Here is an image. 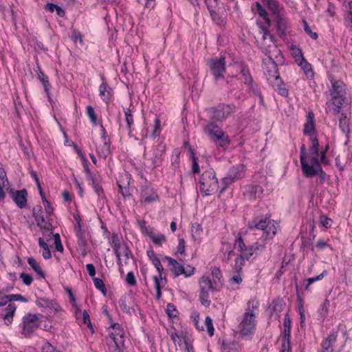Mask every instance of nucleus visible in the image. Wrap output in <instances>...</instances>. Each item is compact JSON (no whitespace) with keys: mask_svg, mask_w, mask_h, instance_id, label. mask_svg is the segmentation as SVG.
<instances>
[{"mask_svg":"<svg viewBox=\"0 0 352 352\" xmlns=\"http://www.w3.org/2000/svg\"><path fill=\"white\" fill-rule=\"evenodd\" d=\"M76 317L78 322L86 324L88 328L93 330L89 315L86 310H84V311L82 313L79 307L76 308Z\"/></svg>","mask_w":352,"mask_h":352,"instance_id":"4be33fe9","label":"nucleus"},{"mask_svg":"<svg viewBox=\"0 0 352 352\" xmlns=\"http://www.w3.org/2000/svg\"><path fill=\"white\" fill-rule=\"evenodd\" d=\"M339 126L343 133L347 134L349 133V120L344 113H342L340 118Z\"/></svg>","mask_w":352,"mask_h":352,"instance_id":"473e14b6","label":"nucleus"},{"mask_svg":"<svg viewBox=\"0 0 352 352\" xmlns=\"http://www.w3.org/2000/svg\"><path fill=\"white\" fill-rule=\"evenodd\" d=\"M119 305L122 311L129 315L135 314V310L133 307H131L126 305V296H122L118 301Z\"/></svg>","mask_w":352,"mask_h":352,"instance_id":"2f4dec72","label":"nucleus"},{"mask_svg":"<svg viewBox=\"0 0 352 352\" xmlns=\"http://www.w3.org/2000/svg\"><path fill=\"white\" fill-rule=\"evenodd\" d=\"M338 338V331H333L320 343V352H333V345Z\"/></svg>","mask_w":352,"mask_h":352,"instance_id":"f8f14e48","label":"nucleus"},{"mask_svg":"<svg viewBox=\"0 0 352 352\" xmlns=\"http://www.w3.org/2000/svg\"><path fill=\"white\" fill-rule=\"evenodd\" d=\"M296 293H297V299L300 302V305L298 306V311H299V314H300V322H301V324L302 323L305 322V314H304V309H303V305L302 304V299L298 294V286L297 284H296Z\"/></svg>","mask_w":352,"mask_h":352,"instance_id":"09e8293b","label":"nucleus"},{"mask_svg":"<svg viewBox=\"0 0 352 352\" xmlns=\"http://www.w3.org/2000/svg\"><path fill=\"white\" fill-rule=\"evenodd\" d=\"M153 281L155 283V288L156 289V299L160 300L162 297V288L164 286L166 282L164 281V283L161 285V283H162L163 280H161L159 276H155L153 277Z\"/></svg>","mask_w":352,"mask_h":352,"instance_id":"c9c22d12","label":"nucleus"},{"mask_svg":"<svg viewBox=\"0 0 352 352\" xmlns=\"http://www.w3.org/2000/svg\"><path fill=\"white\" fill-rule=\"evenodd\" d=\"M263 192V188L258 184H252L247 187L246 194L250 199L260 198Z\"/></svg>","mask_w":352,"mask_h":352,"instance_id":"5701e85b","label":"nucleus"},{"mask_svg":"<svg viewBox=\"0 0 352 352\" xmlns=\"http://www.w3.org/2000/svg\"><path fill=\"white\" fill-rule=\"evenodd\" d=\"M231 67L236 69V72H231L230 78H236L238 74H240L243 78V82L247 86L248 90L262 99L263 97L259 88L254 81L248 66L242 61H234L231 64Z\"/></svg>","mask_w":352,"mask_h":352,"instance_id":"7ed1b4c3","label":"nucleus"},{"mask_svg":"<svg viewBox=\"0 0 352 352\" xmlns=\"http://www.w3.org/2000/svg\"><path fill=\"white\" fill-rule=\"evenodd\" d=\"M292 54L294 58H295V61L298 65L300 62H302L305 59L302 52L300 49L294 47L292 48Z\"/></svg>","mask_w":352,"mask_h":352,"instance_id":"a18cd8bd","label":"nucleus"},{"mask_svg":"<svg viewBox=\"0 0 352 352\" xmlns=\"http://www.w3.org/2000/svg\"><path fill=\"white\" fill-rule=\"evenodd\" d=\"M166 151V146L162 142H160L156 149L154 151L153 157L152 158V164L154 168L161 165Z\"/></svg>","mask_w":352,"mask_h":352,"instance_id":"2eb2a0df","label":"nucleus"},{"mask_svg":"<svg viewBox=\"0 0 352 352\" xmlns=\"http://www.w3.org/2000/svg\"><path fill=\"white\" fill-rule=\"evenodd\" d=\"M236 181L229 175L225 177L222 179L221 188L220 189V194H221L230 185L235 182Z\"/></svg>","mask_w":352,"mask_h":352,"instance_id":"864d4df0","label":"nucleus"},{"mask_svg":"<svg viewBox=\"0 0 352 352\" xmlns=\"http://www.w3.org/2000/svg\"><path fill=\"white\" fill-rule=\"evenodd\" d=\"M221 112L223 113L224 118H228L235 110V106L233 104L219 105Z\"/></svg>","mask_w":352,"mask_h":352,"instance_id":"37998d69","label":"nucleus"},{"mask_svg":"<svg viewBox=\"0 0 352 352\" xmlns=\"http://www.w3.org/2000/svg\"><path fill=\"white\" fill-rule=\"evenodd\" d=\"M92 187L94 188L97 195L98 196L99 201H102L103 204L106 199L103 188L100 186L99 183L94 185Z\"/></svg>","mask_w":352,"mask_h":352,"instance_id":"8fccbe9b","label":"nucleus"},{"mask_svg":"<svg viewBox=\"0 0 352 352\" xmlns=\"http://www.w3.org/2000/svg\"><path fill=\"white\" fill-rule=\"evenodd\" d=\"M93 280L96 288L100 290L105 296L107 295V289L103 280L99 278H94Z\"/></svg>","mask_w":352,"mask_h":352,"instance_id":"49530a36","label":"nucleus"},{"mask_svg":"<svg viewBox=\"0 0 352 352\" xmlns=\"http://www.w3.org/2000/svg\"><path fill=\"white\" fill-rule=\"evenodd\" d=\"M315 116L312 111L307 113L306 116V122L304 124L303 133L305 135H309L310 138L316 135Z\"/></svg>","mask_w":352,"mask_h":352,"instance_id":"4468645a","label":"nucleus"},{"mask_svg":"<svg viewBox=\"0 0 352 352\" xmlns=\"http://www.w3.org/2000/svg\"><path fill=\"white\" fill-rule=\"evenodd\" d=\"M40 327V320L36 314H28L23 318L21 333L25 338H30Z\"/></svg>","mask_w":352,"mask_h":352,"instance_id":"0eeeda50","label":"nucleus"},{"mask_svg":"<svg viewBox=\"0 0 352 352\" xmlns=\"http://www.w3.org/2000/svg\"><path fill=\"white\" fill-rule=\"evenodd\" d=\"M32 214L36 221L37 226L42 228L43 223L45 222V218L42 213L41 207L38 206L37 209L34 208L32 210Z\"/></svg>","mask_w":352,"mask_h":352,"instance_id":"7c9ffc66","label":"nucleus"},{"mask_svg":"<svg viewBox=\"0 0 352 352\" xmlns=\"http://www.w3.org/2000/svg\"><path fill=\"white\" fill-rule=\"evenodd\" d=\"M124 333L123 329L113 331V332L109 334V337L114 344L113 348H119L124 346Z\"/></svg>","mask_w":352,"mask_h":352,"instance_id":"412c9836","label":"nucleus"},{"mask_svg":"<svg viewBox=\"0 0 352 352\" xmlns=\"http://www.w3.org/2000/svg\"><path fill=\"white\" fill-rule=\"evenodd\" d=\"M146 233L156 245L162 246V245L166 241V236L164 234H156L151 229L147 230Z\"/></svg>","mask_w":352,"mask_h":352,"instance_id":"cd10ccee","label":"nucleus"},{"mask_svg":"<svg viewBox=\"0 0 352 352\" xmlns=\"http://www.w3.org/2000/svg\"><path fill=\"white\" fill-rule=\"evenodd\" d=\"M211 274L214 279V283L217 284V282H221L223 278L221 270L219 267H214L212 268Z\"/></svg>","mask_w":352,"mask_h":352,"instance_id":"3c124183","label":"nucleus"},{"mask_svg":"<svg viewBox=\"0 0 352 352\" xmlns=\"http://www.w3.org/2000/svg\"><path fill=\"white\" fill-rule=\"evenodd\" d=\"M158 195L153 192V189L148 186H142L141 192V201L144 204H150L157 201Z\"/></svg>","mask_w":352,"mask_h":352,"instance_id":"a211bd4d","label":"nucleus"},{"mask_svg":"<svg viewBox=\"0 0 352 352\" xmlns=\"http://www.w3.org/2000/svg\"><path fill=\"white\" fill-rule=\"evenodd\" d=\"M76 234L77 237L78 248L81 252L82 254L85 255L87 252V240L85 231L76 232Z\"/></svg>","mask_w":352,"mask_h":352,"instance_id":"bb28decb","label":"nucleus"},{"mask_svg":"<svg viewBox=\"0 0 352 352\" xmlns=\"http://www.w3.org/2000/svg\"><path fill=\"white\" fill-rule=\"evenodd\" d=\"M255 6L256 8L257 12L261 17L265 18L266 17L267 15H268V13L266 11V10L262 6V5L259 2L256 1L255 3Z\"/></svg>","mask_w":352,"mask_h":352,"instance_id":"338daca9","label":"nucleus"},{"mask_svg":"<svg viewBox=\"0 0 352 352\" xmlns=\"http://www.w3.org/2000/svg\"><path fill=\"white\" fill-rule=\"evenodd\" d=\"M110 153V142H103V145L98 148V154L100 157L106 158Z\"/></svg>","mask_w":352,"mask_h":352,"instance_id":"a19ab883","label":"nucleus"},{"mask_svg":"<svg viewBox=\"0 0 352 352\" xmlns=\"http://www.w3.org/2000/svg\"><path fill=\"white\" fill-rule=\"evenodd\" d=\"M6 298L10 300V302L11 301H21V302H26L28 301V300L21 294L6 295Z\"/></svg>","mask_w":352,"mask_h":352,"instance_id":"680f3d73","label":"nucleus"},{"mask_svg":"<svg viewBox=\"0 0 352 352\" xmlns=\"http://www.w3.org/2000/svg\"><path fill=\"white\" fill-rule=\"evenodd\" d=\"M223 130L214 122H210L204 128V133L208 137L209 140H212L216 135L219 134Z\"/></svg>","mask_w":352,"mask_h":352,"instance_id":"aec40b11","label":"nucleus"},{"mask_svg":"<svg viewBox=\"0 0 352 352\" xmlns=\"http://www.w3.org/2000/svg\"><path fill=\"white\" fill-rule=\"evenodd\" d=\"M152 263L155 267L161 280H165V282H166V276L164 275V267L161 263L160 260L158 259L157 261H153V263Z\"/></svg>","mask_w":352,"mask_h":352,"instance_id":"c03bdc74","label":"nucleus"},{"mask_svg":"<svg viewBox=\"0 0 352 352\" xmlns=\"http://www.w3.org/2000/svg\"><path fill=\"white\" fill-rule=\"evenodd\" d=\"M199 183L200 192L205 196L215 193L219 188L218 179L212 169L204 171Z\"/></svg>","mask_w":352,"mask_h":352,"instance_id":"39448f33","label":"nucleus"},{"mask_svg":"<svg viewBox=\"0 0 352 352\" xmlns=\"http://www.w3.org/2000/svg\"><path fill=\"white\" fill-rule=\"evenodd\" d=\"M207 65L215 81L224 78V74L226 72V58L223 56L208 60Z\"/></svg>","mask_w":352,"mask_h":352,"instance_id":"423d86ee","label":"nucleus"},{"mask_svg":"<svg viewBox=\"0 0 352 352\" xmlns=\"http://www.w3.org/2000/svg\"><path fill=\"white\" fill-rule=\"evenodd\" d=\"M199 300L202 305L209 307L210 300L209 292L214 290V287L208 276H202L199 281Z\"/></svg>","mask_w":352,"mask_h":352,"instance_id":"6e6552de","label":"nucleus"},{"mask_svg":"<svg viewBox=\"0 0 352 352\" xmlns=\"http://www.w3.org/2000/svg\"><path fill=\"white\" fill-rule=\"evenodd\" d=\"M50 310L58 312L60 310V307L55 300H49L47 307Z\"/></svg>","mask_w":352,"mask_h":352,"instance_id":"69168bd1","label":"nucleus"},{"mask_svg":"<svg viewBox=\"0 0 352 352\" xmlns=\"http://www.w3.org/2000/svg\"><path fill=\"white\" fill-rule=\"evenodd\" d=\"M166 313L169 318H175L178 312L173 304L168 303L166 305Z\"/></svg>","mask_w":352,"mask_h":352,"instance_id":"5fc2aeb1","label":"nucleus"},{"mask_svg":"<svg viewBox=\"0 0 352 352\" xmlns=\"http://www.w3.org/2000/svg\"><path fill=\"white\" fill-rule=\"evenodd\" d=\"M54 239L55 248L58 252H62L63 251V246L61 243L60 234L56 233L53 235Z\"/></svg>","mask_w":352,"mask_h":352,"instance_id":"bf43d9fd","label":"nucleus"},{"mask_svg":"<svg viewBox=\"0 0 352 352\" xmlns=\"http://www.w3.org/2000/svg\"><path fill=\"white\" fill-rule=\"evenodd\" d=\"M205 325L207 328L208 333L210 336H212L214 335V327L212 324V320L210 316H206L205 319Z\"/></svg>","mask_w":352,"mask_h":352,"instance_id":"4d7b16f0","label":"nucleus"},{"mask_svg":"<svg viewBox=\"0 0 352 352\" xmlns=\"http://www.w3.org/2000/svg\"><path fill=\"white\" fill-rule=\"evenodd\" d=\"M315 162L314 164H309V170H306L303 169L302 173L306 177H313L314 176L318 175L319 177V182L322 184L324 183L326 180V173L322 170V166L319 162L314 160Z\"/></svg>","mask_w":352,"mask_h":352,"instance_id":"9d476101","label":"nucleus"},{"mask_svg":"<svg viewBox=\"0 0 352 352\" xmlns=\"http://www.w3.org/2000/svg\"><path fill=\"white\" fill-rule=\"evenodd\" d=\"M260 30H260L261 33L263 34V40H266L267 38H269L272 43L274 42V36L270 33V31L268 30V29L266 27L261 25L260 27Z\"/></svg>","mask_w":352,"mask_h":352,"instance_id":"13d9d810","label":"nucleus"},{"mask_svg":"<svg viewBox=\"0 0 352 352\" xmlns=\"http://www.w3.org/2000/svg\"><path fill=\"white\" fill-rule=\"evenodd\" d=\"M16 309V307L14 303H10L4 309L5 314L3 315V318L6 325H9L12 322Z\"/></svg>","mask_w":352,"mask_h":352,"instance_id":"393cba45","label":"nucleus"},{"mask_svg":"<svg viewBox=\"0 0 352 352\" xmlns=\"http://www.w3.org/2000/svg\"><path fill=\"white\" fill-rule=\"evenodd\" d=\"M42 352H60L50 343L46 342L42 347Z\"/></svg>","mask_w":352,"mask_h":352,"instance_id":"774afa93","label":"nucleus"},{"mask_svg":"<svg viewBox=\"0 0 352 352\" xmlns=\"http://www.w3.org/2000/svg\"><path fill=\"white\" fill-rule=\"evenodd\" d=\"M210 141L223 149L228 148L230 144L229 136L223 131L210 140Z\"/></svg>","mask_w":352,"mask_h":352,"instance_id":"6ab92c4d","label":"nucleus"},{"mask_svg":"<svg viewBox=\"0 0 352 352\" xmlns=\"http://www.w3.org/2000/svg\"><path fill=\"white\" fill-rule=\"evenodd\" d=\"M276 234L274 221L267 217H255L248 223V231L243 238L241 234L235 240L234 247L244 254L246 260L255 258L265 248L266 241Z\"/></svg>","mask_w":352,"mask_h":352,"instance_id":"f257e3e1","label":"nucleus"},{"mask_svg":"<svg viewBox=\"0 0 352 352\" xmlns=\"http://www.w3.org/2000/svg\"><path fill=\"white\" fill-rule=\"evenodd\" d=\"M238 344L235 342H223L222 349L223 352H236Z\"/></svg>","mask_w":352,"mask_h":352,"instance_id":"79ce46f5","label":"nucleus"},{"mask_svg":"<svg viewBox=\"0 0 352 352\" xmlns=\"http://www.w3.org/2000/svg\"><path fill=\"white\" fill-rule=\"evenodd\" d=\"M210 118L213 120H222L224 118L223 113L221 112L220 106L211 107L208 109Z\"/></svg>","mask_w":352,"mask_h":352,"instance_id":"c756f323","label":"nucleus"},{"mask_svg":"<svg viewBox=\"0 0 352 352\" xmlns=\"http://www.w3.org/2000/svg\"><path fill=\"white\" fill-rule=\"evenodd\" d=\"M28 263L30 265V267L34 270V271L39 275L40 277L44 278L45 276V273L42 271L39 265L37 264L36 261L33 257H29L28 258Z\"/></svg>","mask_w":352,"mask_h":352,"instance_id":"72a5a7b5","label":"nucleus"},{"mask_svg":"<svg viewBox=\"0 0 352 352\" xmlns=\"http://www.w3.org/2000/svg\"><path fill=\"white\" fill-rule=\"evenodd\" d=\"M330 89L332 101L329 104V111L337 115L340 113L342 106L346 103V85L340 80L331 81Z\"/></svg>","mask_w":352,"mask_h":352,"instance_id":"20e7f679","label":"nucleus"},{"mask_svg":"<svg viewBox=\"0 0 352 352\" xmlns=\"http://www.w3.org/2000/svg\"><path fill=\"white\" fill-rule=\"evenodd\" d=\"M323 277H324V274L322 273V274H320V275H318V276H317L316 277H311V278H309L308 279H306L305 281L307 282V283L305 285V290H308L309 286L312 283H314V282H316L317 280H320L322 279Z\"/></svg>","mask_w":352,"mask_h":352,"instance_id":"052dcab7","label":"nucleus"},{"mask_svg":"<svg viewBox=\"0 0 352 352\" xmlns=\"http://www.w3.org/2000/svg\"><path fill=\"white\" fill-rule=\"evenodd\" d=\"M286 21L280 16L276 17V29L277 32L280 35H285L286 30Z\"/></svg>","mask_w":352,"mask_h":352,"instance_id":"e433bc0d","label":"nucleus"},{"mask_svg":"<svg viewBox=\"0 0 352 352\" xmlns=\"http://www.w3.org/2000/svg\"><path fill=\"white\" fill-rule=\"evenodd\" d=\"M270 83L280 96L284 97H287L288 96V90L285 87V85L280 78V77L276 80H274V81H272Z\"/></svg>","mask_w":352,"mask_h":352,"instance_id":"a878e982","label":"nucleus"},{"mask_svg":"<svg viewBox=\"0 0 352 352\" xmlns=\"http://www.w3.org/2000/svg\"><path fill=\"white\" fill-rule=\"evenodd\" d=\"M125 115V120L127 124V129L129 132H131V127L133 124L134 120L131 110L129 108H123Z\"/></svg>","mask_w":352,"mask_h":352,"instance_id":"4c0bfd02","label":"nucleus"},{"mask_svg":"<svg viewBox=\"0 0 352 352\" xmlns=\"http://www.w3.org/2000/svg\"><path fill=\"white\" fill-rule=\"evenodd\" d=\"M311 146L309 148L308 160L310 164H314L316 160L319 162V142L316 136L310 138Z\"/></svg>","mask_w":352,"mask_h":352,"instance_id":"ddd939ff","label":"nucleus"},{"mask_svg":"<svg viewBox=\"0 0 352 352\" xmlns=\"http://www.w3.org/2000/svg\"><path fill=\"white\" fill-rule=\"evenodd\" d=\"M100 78L102 82L99 87V95L102 99V100L105 103L108 104L110 102L112 97V89L111 87H108L106 82V78L103 74H100Z\"/></svg>","mask_w":352,"mask_h":352,"instance_id":"dca6fc26","label":"nucleus"},{"mask_svg":"<svg viewBox=\"0 0 352 352\" xmlns=\"http://www.w3.org/2000/svg\"><path fill=\"white\" fill-rule=\"evenodd\" d=\"M9 195L15 204L21 209L27 206L28 191L23 188L19 190L10 189Z\"/></svg>","mask_w":352,"mask_h":352,"instance_id":"9b49d317","label":"nucleus"},{"mask_svg":"<svg viewBox=\"0 0 352 352\" xmlns=\"http://www.w3.org/2000/svg\"><path fill=\"white\" fill-rule=\"evenodd\" d=\"M20 278L22 279L23 284L27 286H29L32 284L33 279L31 275L25 273H21L20 274Z\"/></svg>","mask_w":352,"mask_h":352,"instance_id":"0e129e2a","label":"nucleus"},{"mask_svg":"<svg viewBox=\"0 0 352 352\" xmlns=\"http://www.w3.org/2000/svg\"><path fill=\"white\" fill-rule=\"evenodd\" d=\"M190 151L191 153V160H192V172L195 174L199 172V166L198 164V158L195 156L192 148H190Z\"/></svg>","mask_w":352,"mask_h":352,"instance_id":"de8ad7c7","label":"nucleus"},{"mask_svg":"<svg viewBox=\"0 0 352 352\" xmlns=\"http://www.w3.org/2000/svg\"><path fill=\"white\" fill-rule=\"evenodd\" d=\"M303 26L305 32L314 40H316L318 37V35L316 32H312L310 27L309 26L307 22L305 20H303Z\"/></svg>","mask_w":352,"mask_h":352,"instance_id":"6e6d98bb","label":"nucleus"},{"mask_svg":"<svg viewBox=\"0 0 352 352\" xmlns=\"http://www.w3.org/2000/svg\"><path fill=\"white\" fill-rule=\"evenodd\" d=\"M306 148L305 144H302L300 149V161L301 164L302 170L305 169L309 170V165L310 164L308 160V155H306Z\"/></svg>","mask_w":352,"mask_h":352,"instance_id":"c85d7f7f","label":"nucleus"},{"mask_svg":"<svg viewBox=\"0 0 352 352\" xmlns=\"http://www.w3.org/2000/svg\"><path fill=\"white\" fill-rule=\"evenodd\" d=\"M204 1L212 18L214 19V15H217L216 8L218 7L219 0H204Z\"/></svg>","mask_w":352,"mask_h":352,"instance_id":"f704fd0d","label":"nucleus"},{"mask_svg":"<svg viewBox=\"0 0 352 352\" xmlns=\"http://www.w3.org/2000/svg\"><path fill=\"white\" fill-rule=\"evenodd\" d=\"M87 114L88 117L89 118L91 123L94 125H96L97 124V116L95 113L94 109L92 106L89 105L87 107Z\"/></svg>","mask_w":352,"mask_h":352,"instance_id":"603ef678","label":"nucleus"},{"mask_svg":"<svg viewBox=\"0 0 352 352\" xmlns=\"http://www.w3.org/2000/svg\"><path fill=\"white\" fill-rule=\"evenodd\" d=\"M298 66H300L303 69V71L305 73V75L308 78H313L314 72L311 69V65L306 60H304L302 62H300L298 64Z\"/></svg>","mask_w":352,"mask_h":352,"instance_id":"ea45409f","label":"nucleus"},{"mask_svg":"<svg viewBox=\"0 0 352 352\" xmlns=\"http://www.w3.org/2000/svg\"><path fill=\"white\" fill-rule=\"evenodd\" d=\"M259 307V301L256 298L250 299L246 305L245 313L239 324V331L242 336L254 333L256 326V311Z\"/></svg>","mask_w":352,"mask_h":352,"instance_id":"f03ea898","label":"nucleus"},{"mask_svg":"<svg viewBox=\"0 0 352 352\" xmlns=\"http://www.w3.org/2000/svg\"><path fill=\"white\" fill-rule=\"evenodd\" d=\"M163 261H168V267H170V270L171 272L175 275V276H178L179 275H182V273H184V266L179 263L175 259L165 256L162 258Z\"/></svg>","mask_w":352,"mask_h":352,"instance_id":"f3484780","label":"nucleus"},{"mask_svg":"<svg viewBox=\"0 0 352 352\" xmlns=\"http://www.w3.org/2000/svg\"><path fill=\"white\" fill-rule=\"evenodd\" d=\"M191 318L193 320L194 324L196 327V328L199 331H204V326H200L199 324V314L197 312H193L191 314Z\"/></svg>","mask_w":352,"mask_h":352,"instance_id":"e2e57ef3","label":"nucleus"},{"mask_svg":"<svg viewBox=\"0 0 352 352\" xmlns=\"http://www.w3.org/2000/svg\"><path fill=\"white\" fill-rule=\"evenodd\" d=\"M263 69L269 82L274 81V80L280 78L278 65L272 57L269 56L268 58L263 59Z\"/></svg>","mask_w":352,"mask_h":352,"instance_id":"1a4fd4ad","label":"nucleus"},{"mask_svg":"<svg viewBox=\"0 0 352 352\" xmlns=\"http://www.w3.org/2000/svg\"><path fill=\"white\" fill-rule=\"evenodd\" d=\"M228 175L231 177L235 181L243 178V177L245 176L244 166L243 164H238L235 166L232 167L230 169Z\"/></svg>","mask_w":352,"mask_h":352,"instance_id":"b1692460","label":"nucleus"},{"mask_svg":"<svg viewBox=\"0 0 352 352\" xmlns=\"http://www.w3.org/2000/svg\"><path fill=\"white\" fill-rule=\"evenodd\" d=\"M245 259L246 256H245L244 254L243 253H241V254L236 258L234 264L235 273L242 274V269L243 267L244 266Z\"/></svg>","mask_w":352,"mask_h":352,"instance_id":"58836bf2","label":"nucleus"}]
</instances>
